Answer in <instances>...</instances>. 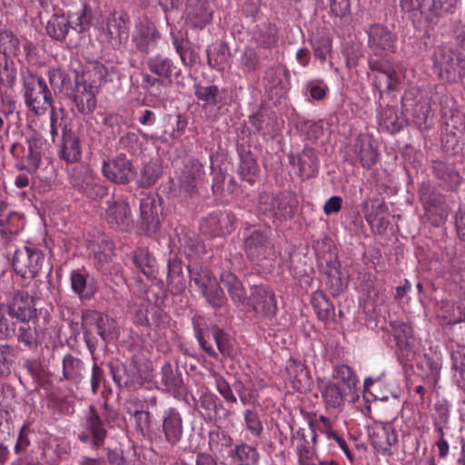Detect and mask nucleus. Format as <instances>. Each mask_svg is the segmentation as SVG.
<instances>
[{
	"label": "nucleus",
	"mask_w": 465,
	"mask_h": 465,
	"mask_svg": "<svg viewBox=\"0 0 465 465\" xmlns=\"http://www.w3.org/2000/svg\"><path fill=\"white\" fill-rule=\"evenodd\" d=\"M25 104L36 115L44 114L52 105V94L45 80L38 75H29L24 81Z\"/></svg>",
	"instance_id": "nucleus-2"
},
{
	"label": "nucleus",
	"mask_w": 465,
	"mask_h": 465,
	"mask_svg": "<svg viewBox=\"0 0 465 465\" xmlns=\"http://www.w3.org/2000/svg\"><path fill=\"white\" fill-rule=\"evenodd\" d=\"M71 288L80 299L90 300L96 292V287L93 280H88V274L74 270L70 274Z\"/></svg>",
	"instance_id": "nucleus-27"
},
{
	"label": "nucleus",
	"mask_w": 465,
	"mask_h": 465,
	"mask_svg": "<svg viewBox=\"0 0 465 465\" xmlns=\"http://www.w3.org/2000/svg\"><path fill=\"white\" fill-rule=\"evenodd\" d=\"M288 380L297 391H303L310 385V373L301 361L290 360L286 365Z\"/></svg>",
	"instance_id": "nucleus-30"
},
{
	"label": "nucleus",
	"mask_w": 465,
	"mask_h": 465,
	"mask_svg": "<svg viewBox=\"0 0 465 465\" xmlns=\"http://www.w3.org/2000/svg\"><path fill=\"white\" fill-rule=\"evenodd\" d=\"M63 378L70 382L78 384L84 377V364L79 358L66 354L62 362Z\"/></svg>",
	"instance_id": "nucleus-32"
},
{
	"label": "nucleus",
	"mask_w": 465,
	"mask_h": 465,
	"mask_svg": "<svg viewBox=\"0 0 465 465\" xmlns=\"http://www.w3.org/2000/svg\"><path fill=\"white\" fill-rule=\"evenodd\" d=\"M420 197L424 208L428 212H433V208H435V212L442 215L444 210L442 207V199L439 193L430 191L428 185L423 184L420 190Z\"/></svg>",
	"instance_id": "nucleus-46"
},
{
	"label": "nucleus",
	"mask_w": 465,
	"mask_h": 465,
	"mask_svg": "<svg viewBox=\"0 0 465 465\" xmlns=\"http://www.w3.org/2000/svg\"><path fill=\"white\" fill-rule=\"evenodd\" d=\"M425 364L428 367L430 373L428 374V378L436 384L440 380V370L442 367V360L440 357H426Z\"/></svg>",
	"instance_id": "nucleus-63"
},
{
	"label": "nucleus",
	"mask_w": 465,
	"mask_h": 465,
	"mask_svg": "<svg viewBox=\"0 0 465 465\" xmlns=\"http://www.w3.org/2000/svg\"><path fill=\"white\" fill-rule=\"evenodd\" d=\"M454 378L460 388H465V354L456 352L452 354Z\"/></svg>",
	"instance_id": "nucleus-59"
},
{
	"label": "nucleus",
	"mask_w": 465,
	"mask_h": 465,
	"mask_svg": "<svg viewBox=\"0 0 465 465\" xmlns=\"http://www.w3.org/2000/svg\"><path fill=\"white\" fill-rule=\"evenodd\" d=\"M401 109L406 124L412 123L419 129H427L431 108L423 92L416 86L408 88L401 99Z\"/></svg>",
	"instance_id": "nucleus-1"
},
{
	"label": "nucleus",
	"mask_w": 465,
	"mask_h": 465,
	"mask_svg": "<svg viewBox=\"0 0 465 465\" xmlns=\"http://www.w3.org/2000/svg\"><path fill=\"white\" fill-rule=\"evenodd\" d=\"M83 326L86 331L95 330L104 341L112 339L113 332L116 328L114 319L106 314L96 311H85L82 316Z\"/></svg>",
	"instance_id": "nucleus-17"
},
{
	"label": "nucleus",
	"mask_w": 465,
	"mask_h": 465,
	"mask_svg": "<svg viewBox=\"0 0 465 465\" xmlns=\"http://www.w3.org/2000/svg\"><path fill=\"white\" fill-rule=\"evenodd\" d=\"M44 260V254L35 247L25 245L15 252L12 263L22 278L32 279L41 271Z\"/></svg>",
	"instance_id": "nucleus-5"
},
{
	"label": "nucleus",
	"mask_w": 465,
	"mask_h": 465,
	"mask_svg": "<svg viewBox=\"0 0 465 465\" xmlns=\"http://www.w3.org/2000/svg\"><path fill=\"white\" fill-rule=\"evenodd\" d=\"M262 212L279 220H287L293 216L295 212L294 201L290 193H282L272 199L270 208L261 207Z\"/></svg>",
	"instance_id": "nucleus-25"
},
{
	"label": "nucleus",
	"mask_w": 465,
	"mask_h": 465,
	"mask_svg": "<svg viewBox=\"0 0 465 465\" xmlns=\"http://www.w3.org/2000/svg\"><path fill=\"white\" fill-rule=\"evenodd\" d=\"M208 63L212 67L223 70L228 64L229 50L223 45H213L208 51Z\"/></svg>",
	"instance_id": "nucleus-47"
},
{
	"label": "nucleus",
	"mask_w": 465,
	"mask_h": 465,
	"mask_svg": "<svg viewBox=\"0 0 465 465\" xmlns=\"http://www.w3.org/2000/svg\"><path fill=\"white\" fill-rule=\"evenodd\" d=\"M141 219L148 230H155L158 225L157 204L153 195H146L140 203Z\"/></svg>",
	"instance_id": "nucleus-39"
},
{
	"label": "nucleus",
	"mask_w": 465,
	"mask_h": 465,
	"mask_svg": "<svg viewBox=\"0 0 465 465\" xmlns=\"http://www.w3.org/2000/svg\"><path fill=\"white\" fill-rule=\"evenodd\" d=\"M210 334L219 351L225 357L232 356V346L229 336L217 327L210 328Z\"/></svg>",
	"instance_id": "nucleus-51"
},
{
	"label": "nucleus",
	"mask_w": 465,
	"mask_h": 465,
	"mask_svg": "<svg viewBox=\"0 0 465 465\" xmlns=\"http://www.w3.org/2000/svg\"><path fill=\"white\" fill-rule=\"evenodd\" d=\"M252 40L262 48L269 49L277 43V28L271 23L257 25L252 31Z\"/></svg>",
	"instance_id": "nucleus-33"
},
{
	"label": "nucleus",
	"mask_w": 465,
	"mask_h": 465,
	"mask_svg": "<svg viewBox=\"0 0 465 465\" xmlns=\"http://www.w3.org/2000/svg\"><path fill=\"white\" fill-rule=\"evenodd\" d=\"M159 430L164 440L171 445H176L181 440L183 434V420L176 408L169 407L162 411Z\"/></svg>",
	"instance_id": "nucleus-10"
},
{
	"label": "nucleus",
	"mask_w": 465,
	"mask_h": 465,
	"mask_svg": "<svg viewBox=\"0 0 465 465\" xmlns=\"http://www.w3.org/2000/svg\"><path fill=\"white\" fill-rule=\"evenodd\" d=\"M436 172L438 176L444 181L450 189H455L461 183L460 173L448 166L439 164V166L436 167Z\"/></svg>",
	"instance_id": "nucleus-57"
},
{
	"label": "nucleus",
	"mask_w": 465,
	"mask_h": 465,
	"mask_svg": "<svg viewBox=\"0 0 465 465\" xmlns=\"http://www.w3.org/2000/svg\"><path fill=\"white\" fill-rule=\"evenodd\" d=\"M59 156L68 163H74L80 161L82 145L79 137L74 132L64 130L59 145Z\"/></svg>",
	"instance_id": "nucleus-24"
},
{
	"label": "nucleus",
	"mask_w": 465,
	"mask_h": 465,
	"mask_svg": "<svg viewBox=\"0 0 465 465\" xmlns=\"http://www.w3.org/2000/svg\"><path fill=\"white\" fill-rule=\"evenodd\" d=\"M312 304L318 318L322 321L329 320L334 312L333 305L322 292H315L312 294Z\"/></svg>",
	"instance_id": "nucleus-44"
},
{
	"label": "nucleus",
	"mask_w": 465,
	"mask_h": 465,
	"mask_svg": "<svg viewBox=\"0 0 465 465\" xmlns=\"http://www.w3.org/2000/svg\"><path fill=\"white\" fill-rule=\"evenodd\" d=\"M148 67L152 73L164 79H170L174 70L173 62L162 55L151 57L148 60Z\"/></svg>",
	"instance_id": "nucleus-45"
},
{
	"label": "nucleus",
	"mask_w": 465,
	"mask_h": 465,
	"mask_svg": "<svg viewBox=\"0 0 465 465\" xmlns=\"http://www.w3.org/2000/svg\"><path fill=\"white\" fill-rule=\"evenodd\" d=\"M212 0H186L184 18L187 25L194 28H203L213 20Z\"/></svg>",
	"instance_id": "nucleus-12"
},
{
	"label": "nucleus",
	"mask_w": 465,
	"mask_h": 465,
	"mask_svg": "<svg viewBox=\"0 0 465 465\" xmlns=\"http://www.w3.org/2000/svg\"><path fill=\"white\" fill-rule=\"evenodd\" d=\"M228 456L237 462V465H256L260 458L256 448L246 443L235 445L228 451Z\"/></svg>",
	"instance_id": "nucleus-36"
},
{
	"label": "nucleus",
	"mask_w": 465,
	"mask_h": 465,
	"mask_svg": "<svg viewBox=\"0 0 465 465\" xmlns=\"http://www.w3.org/2000/svg\"><path fill=\"white\" fill-rule=\"evenodd\" d=\"M244 421L246 428L254 437H259L262 430L263 426L260 420L259 415L251 410H247L244 412Z\"/></svg>",
	"instance_id": "nucleus-60"
},
{
	"label": "nucleus",
	"mask_w": 465,
	"mask_h": 465,
	"mask_svg": "<svg viewBox=\"0 0 465 465\" xmlns=\"http://www.w3.org/2000/svg\"><path fill=\"white\" fill-rule=\"evenodd\" d=\"M102 171L108 180L122 184L129 183L134 174L132 163L124 155H118L112 161H104Z\"/></svg>",
	"instance_id": "nucleus-16"
},
{
	"label": "nucleus",
	"mask_w": 465,
	"mask_h": 465,
	"mask_svg": "<svg viewBox=\"0 0 465 465\" xmlns=\"http://www.w3.org/2000/svg\"><path fill=\"white\" fill-rule=\"evenodd\" d=\"M378 120L380 128L390 134L398 133L406 125L404 116L400 117L392 107L383 108L379 113Z\"/></svg>",
	"instance_id": "nucleus-35"
},
{
	"label": "nucleus",
	"mask_w": 465,
	"mask_h": 465,
	"mask_svg": "<svg viewBox=\"0 0 465 465\" xmlns=\"http://www.w3.org/2000/svg\"><path fill=\"white\" fill-rule=\"evenodd\" d=\"M368 436L373 449L381 455H392L398 441L397 433L390 423L375 421L368 427Z\"/></svg>",
	"instance_id": "nucleus-6"
},
{
	"label": "nucleus",
	"mask_w": 465,
	"mask_h": 465,
	"mask_svg": "<svg viewBox=\"0 0 465 465\" xmlns=\"http://www.w3.org/2000/svg\"><path fill=\"white\" fill-rule=\"evenodd\" d=\"M234 388L243 404L254 403L259 397V390L251 382L238 381Z\"/></svg>",
	"instance_id": "nucleus-53"
},
{
	"label": "nucleus",
	"mask_w": 465,
	"mask_h": 465,
	"mask_svg": "<svg viewBox=\"0 0 465 465\" xmlns=\"http://www.w3.org/2000/svg\"><path fill=\"white\" fill-rule=\"evenodd\" d=\"M135 429L143 436L150 434L151 414L149 411H140L139 414L132 416Z\"/></svg>",
	"instance_id": "nucleus-62"
},
{
	"label": "nucleus",
	"mask_w": 465,
	"mask_h": 465,
	"mask_svg": "<svg viewBox=\"0 0 465 465\" xmlns=\"http://www.w3.org/2000/svg\"><path fill=\"white\" fill-rule=\"evenodd\" d=\"M16 79V69L7 57L0 58V91L3 87H12Z\"/></svg>",
	"instance_id": "nucleus-50"
},
{
	"label": "nucleus",
	"mask_w": 465,
	"mask_h": 465,
	"mask_svg": "<svg viewBox=\"0 0 465 465\" xmlns=\"http://www.w3.org/2000/svg\"><path fill=\"white\" fill-rule=\"evenodd\" d=\"M200 405L208 414H216L218 410L222 408L219 398L211 391L203 392L200 397Z\"/></svg>",
	"instance_id": "nucleus-61"
},
{
	"label": "nucleus",
	"mask_w": 465,
	"mask_h": 465,
	"mask_svg": "<svg viewBox=\"0 0 465 465\" xmlns=\"http://www.w3.org/2000/svg\"><path fill=\"white\" fill-rule=\"evenodd\" d=\"M105 220L111 228L117 231H126L133 222L128 203L124 200L107 202Z\"/></svg>",
	"instance_id": "nucleus-18"
},
{
	"label": "nucleus",
	"mask_w": 465,
	"mask_h": 465,
	"mask_svg": "<svg viewBox=\"0 0 465 465\" xmlns=\"http://www.w3.org/2000/svg\"><path fill=\"white\" fill-rule=\"evenodd\" d=\"M21 52L19 39L11 31L0 32V53L3 57L18 56Z\"/></svg>",
	"instance_id": "nucleus-43"
},
{
	"label": "nucleus",
	"mask_w": 465,
	"mask_h": 465,
	"mask_svg": "<svg viewBox=\"0 0 465 465\" xmlns=\"http://www.w3.org/2000/svg\"><path fill=\"white\" fill-rule=\"evenodd\" d=\"M98 91L94 90H77L75 94V104L77 109L82 114H90L96 107L95 94Z\"/></svg>",
	"instance_id": "nucleus-48"
},
{
	"label": "nucleus",
	"mask_w": 465,
	"mask_h": 465,
	"mask_svg": "<svg viewBox=\"0 0 465 465\" xmlns=\"http://www.w3.org/2000/svg\"><path fill=\"white\" fill-rule=\"evenodd\" d=\"M29 153L27 155V168L30 171H35L39 167L42 155L49 148L48 142L39 135L34 134L28 140Z\"/></svg>",
	"instance_id": "nucleus-34"
},
{
	"label": "nucleus",
	"mask_w": 465,
	"mask_h": 465,
	"mask_svg": "<svg viewBox=\"0 0 465 465\" xmlns=\"http://www.w3.org/2000/svg\"><path fill=\"white\" fill-rule=\"evenodd\" d=\"M134 263L148 278L155 272V260L149 256L147 251L138 249L134 253Z\"/></svg>",
	"instance_id": "nucleus-49"
},
{
	"label": "nucleus",
	"mask_w": 465,
	"mask_h": 465,
	"mask_svg": "<svg viewBox=\"0 0 465 465\" xmlns=\"http://www.w3.org/2000/svg\"><path fill=\"white\" fill-rule=\"evenodd\" d=\"M107 71L103 64L98 62L88 63L82 74L76 77L77 90H94L99 88L105 81Z\"/></svg>",
	"instance_id": "nucleus-20"
},
{
	"label": "nucleus",
	"mask_w": 465,
	"mask_h": 465,
	"mask_svg": "<svg viewBox=\"0 0 465 465\" xmlns=\"http://www.w3.org/2000/svg\"><path fill=\"white\" fill-rule=\"evenodd\" d=\"M210 376L213 379L216 390L221 396L223 397L228 403H235L237 399L233 394L230 384L225 381V379L214 371H210Z\"/></svg>",
	"instance_id": "nucleus-54"
},
{
	"label": "nucleus",
	"mask_w": 465,
	"mask_h": 465,
	"mask_svg": "<svg viewBox=\"0 0 465 465\" xmlns=\"http://www.w3.org/2000/svg\"><path fill=\"white\" fill-rule=\"evenodd\" d=\"M6 305L16 322L29 323L37 318L35 300L26 292L15 293L7 300Z\"/></svg>",
	"instance_id": "nucleus-14"
},
{
	"label": "nucleus",
	"mask_w": 465,
	"mask_h": 465,
	"mask_svg": "<svg viewBox=\"0 0 465 465\" xmlns=\"http://www.w3.org/2000/svg\"><path fill=\"white\" fill-rule=\"evenodd\" d=\"M142 87L146 90L147 99L153 106L168 97L167 84L163 79L155 78L149 74H143Z\"/></svg>",
	"instance_id": "nucleus-26"
},
{
	"label": "nucleus",
	"mask_w": 465,
	"mask_h": 465,
	"mask_svg": "<svg viewBox=\"0 0 465 465\" xmlns=\"http://www.w3.org/2000/svg\"><path fill=\"white\" fill-rule=\"evenodd\" d=\"M336 384L341 386L348 397V402L353 403L359 400L360 388L359 380L347 365L338 366L335 370Z\"/></svg>",
	"instance_id": "nucleus-23"
},
{
	"label": "nucleus",
	"mask_w": 465,
	"mask_h": 465,
	"mask_svg": "<svg viewBox=\"0 0 465 465\" xmlns=\"http://www.w3.org/2000/svg\"><path fill=\"white\" fill-rule=\"evenodd\" d=\"M460 0H430L428 10L434 15L442 16L455 11Z\"/></svg>",
	"instance_id": "nucleus-52"
},
{
	"label": "nucleus",
	"mask_w": 465,
	"mask_h": 465,
	"mask_svg": "<svg viewBox=\"0 0 465 465\" xmlns=\"http://www.w3.org/2000/svg\"><path fill=\"white\" fill-rule=\"evenodd\" d=\"M433 70L438 76L449 83H457L461 79L465 65L461 59L450 48L437 47L433 53Z\"/></svg>",
	"instance_id": "nucleus-3"
},
{
	"label": "nucleus",
	"mask_w": 465,
	"mask_h": 465,
	"mask_svg": "<svg viewBox=\"0 0 465 465\" xmlns=\"http://www.w3.org/2000/svg\"><path fill=\"white\" fill-rule=\"evenodd\" d=\"M167 282L173 293L178 294L184 290L185 280L183 278L182 266L179 262H168Z\"/></svg>",
	"instance_id": "nucleus-42"
},
{
	"label": "nucleus",
	"mask_w": 465,
	"mask_h": 465,
	"mask_svg": "<svg viewBox=\"0 0 465 465\" xmlns=\"http://www.w3.org/2000/svg\"><path fill=\"white\" fill-rule=\"evenodd\" d=\"M221 282L227 289L232 300L234 304L238 307H245L248 305V299L242 283L237 279V277L229 272H224L221 274Z\"/></svg>",
	"instance_id": "nucleus-31"
},
{
	"label": "nucleus",
	"mask_w": 465,
	"mask_h": 465,
	"mask_svg": "<svg viewBox=\"0 0 465 465\" xmlns=\"http://www.w3.org/2000/svg\"><path fill=\"white\" fill-rule=\"evenodd\" d=\"M105 438V430L102 425L99 416L91 408L89 414L86 416L84 429L80 433L79 439L83 442L90 443L94 447L103 444Z\"/></svg>",
	"instance_id": "nucleus-22"
},
{
	"label": "nucleus",
	"mask_w": 465,
	"mask_h": 465,
	"mask_svg": "<svg viewBox=\"0 0 465 465\" xmlns=\"http://www.w3.org/2000/svg\"><path fill=\"white\" fill-rule=\"evenodd\" d=\"M162 383L166 391L175 398L182 397L185 392V388L180 375L173 371L170 364H164L162 367Z\"/></svg>",
	"instance_id": "nucleus-37"
},
{
	"label": "nucleus",
	"mask_w": 465,
	"mask_h": 465,
	"mask_svg": "<svg viewBox=\"0 0 465 465\" xmlns=\"http://www.w3.org/2000/svg\"><path fill=\"white\" fill-rule=\"evenodd\" d=\"M396 35L386 26L373 25L368 30V46L379 56L394 52Z\"/></svg>",
	"instance_id": "nucleus-13"
},
{
	"label": "nucleus",
	"mask_w": 465,
	"mask_h": 465,
	"mask_svg": "<svg viewBox=\"0 0 465 465\" xmlns=\"http://www.w3.org/2000/svg\"><path fill=\"white\" fill-rule=\"evenodd\" d=\"M9 308L5 305H0V333L5 336H11L15 331L16 322L14 315H10Z\"/></svg>",
	"instance_id": "nucleus-56"
},
{
	"label": "nucleus",
	"mask_w": 465,
	"mask_h": 465,
	"mask_svg": "<svg viewBox=\"0 0 465 465\" xmlns=\"http://www.w3.org/2000/svg\"><path fill=\"white\" fill-rule=\"evenodd\" d=\"M370 67L374 74V83L381 92L396 89L401 81V73L398 72L391 64L383 62L373 61Z\"/></svg>",
	"instance_id": "nucleus-19"
},
{
	"label": "nucleus",
	"mask_w": 465,
	"mask_h": 465,
	"mask_svg": "<svg viewBox=\"0 0 465 465\" xmlns=\"http://www.w3.org/2000/svg\"><path fill=\"white\" fill-rule=\"evenodd\" d=\"M160 34L153 22L147 18L139 19L133 33V42L141 52L150 53L155 49Z\"/></svg>",
	"instance_id": "nucleus-15"
},
{
	"label": "nucleus",
	"mask_w": 465,
	"mask_h": 465,
	"mask_svg": "<svg viewBox=\"0 0 465 465\" xmlns=\"http://www.w3.org/2000/svg\"><path fill=\"white\" fill-rule=\"evenodd\" d=\"M244 250L248 257L260 265H272L276 259V251L267 236L259 231H252L245 236Z\"/></svg>",
	"instance_id": "nucleus-4"
},
{
	"label": "nucleus",
	"mask_w": 465,
	"mask_h": 465,
	"mask_svg": "<svg viewBox=\"0 0 465 465\" xmlns=\"http://www.w3.org/2000/svg\"><path fill=\"white\" fill-rule=\"evenodd\" d=\"M69 18L64 14H54L47 22V35L58 41L65 39L70 26Z\"/></svg>",
	"instance_id": "nucleus-38"
},
{
	"label": "nucleus",
	"mask_w": 465,
	"mask_h": 465,
	"mask_svg": "<svg viewBox=\"0 0 465 465\" xmlns=\"http://www.w3.org/2000/svg\"><path fill=\"white\" fill-rule=\"evenodd\" d=\"M25 324L26 326L23 325L19 328L18 339L28 348L35 347L38 343V331L35 320H33V322Z\"/></svg>",
	"instance_id": "nucleus-55"
},
{
	"label": "nucleus",
	"mask_w": 465,
	"mask_h": 465,
	"mask_svg": "<svg viewBox=\"0 0 465 465\" xmlns=\"http://www.w3.org/2000/svg\"><path fill=\"white\" fill-rule=\"evenodd\" d=\"M331 50V41L329 37H322L313 44V53L317 59L325 61Z\"/></svg>",
	"instance_id": "nucleus-64"
},
{
	"label": "nucleus",
	"mask_w": 465,
	"mask_h": 465,
	"mask_svg": "<svg viewBox=\"0 0 465 465\" xmlns=\"http://www.w3.org/2000/svg\"><path fill=\"white\" fill-rule=\"evenodd\" d=\"M247 303L262 318H272L277 312L275 295L272 289L265 285L252 288Z\"/></svg>",
	"instance_id": "nucleus-9"
},
{
	"label": "nucleus",
	"mask_w": 465,
	"mask_h": 465,
	"mask_svg": "<svg viewBox=\"0 0 465 465\" xmlns=\"http://www.w3.org/2000/svg\"><path fill=\"white\" fill-rule=\"evenodd\" d=\"M311 427V440L307 439L305 430L299 429L294 436L296 444L297 454L300 460H309L315 455V443H316V431L314 426L310 422Z\"/></svg>",
	"instance_id": "nucleus-29"
},
{
	"label": "nucleus",
	"mask_w": 465,
	"mask_h": 465,
	"mask_svg": "<svg viewBox=\"0 0 465 465\" xmlns=\"http://www.w3.org/2000/svg\"><path fill=\"white\" fill-rule=\"evenodd\" d=\"M322 395L328 408L336 409L344 401H348L345 391L333 382H327L322 386Z\"/></svg>",
	"instance_id": "nucleus-40"
},
{
	"label": "nucleus",
	"mask_w": 465,
	"mask_h": 465,
	"mask_svg": "<svg viewBox=\"0 0 465 465\" xmlns=\"http://www.w3.org/2000/svg\"><path fill=\"white\" fill-rule=\"evenodd\" d=\"M392 334L402 355L413 361L420 351V341L413 336L411 325L400 322H391Z\"/></svg>",
	"instance_id": "nucleus-11"
},
{
	"label": "nucleus",
	"mask_w": 465,
	"mask_h": 465,
	"mask_svg": "<svg viewBox=\"0 0 465 465\" xmlns=\"http://www.w3.org/2000/svg\"><path fill=\"white\" fill-rule=\"evenodd\" d=\"M190 273L191 281L201 290L207 301L215 307L221 306L224 299L223 292L212 272L207 269H200L190 270Z\"/></svg>",
	"instance_id": "nucleus-8"
},
{
	"label": "nucleus",
	"mask_w": 465,
	"mask_h": 465,
	"mask_svg": "<svg viewBox=\"0 0 465 465\" xmlns=\"http://www.w3.org/2000/svg\"><path fill=\"white\" fill-rule=\"evenodd\" d=\"M353 149L362 167L370 169L376 163L378 153L369 136L360 135L353 144Z\"/></svg>",
	"instance_id": "nucleus-28"
},
{
	"label": "nucleus",
	"mask_w": 465,
	"mask_h": 465,
	"mask_svg": "<svg viewBox=\"0 0 465 465\" xmlns=\"http://www.w3.org/2000/svg\"><path fill=\"white\" fill-rule=\"evenodd\" d=\"M101 36L114 48H118L129 37L128 18L123 13L114 12L102 27Z\"/></svg>",
	"instance_id": "nucleus-7"
},
{
	"label": "nucleus",
	"mask_w": 465,
	"mask_h": 465,
	"mask_svg": "<svg viewBox=\"0 0 465 465\" xmlns=\"http://www.w3.org/2000/svg\"><path fill=\"white\" fill-rule=\"evenodd\" d=\"M20 215L11 211L5 203H0V232L3 234L17 233L20 229Z\"/></svg>",
	"instance_id": "nucleus-41"
},
{
	"label": "nucleus",
	"mask_w": 465,
	"mask_h": 465,
	"mask_svg": "<svg viewBox=\"0 0 465 465\" xmlns=\"http://www.w3.org/2000/svg\"><path fill=\"white\" fill-rule=\"evenodd\" d=\"M239 61L242 70L251 72L256 69L259 63V57L254 48L246 46L243 49Z\"/></svg>",
	"instance_id": "nucleus-58"
},
{
	"label": "nucleus",
	"mask_w": 465,
	"mask_h": 465,
	"mask_svg": "<svg viewBox=\"0 0 465 465\" xmlns=\"http://www.w3.org/2000/svg\"><path fill=\"white\" fill-rule=\"evenodd\" d=\"M233 229V219L229 213H214L210 214L201 223V230L210 236H223Z\"/></svg>",
	"instance_id": "nucleus-21"
}]
</instances>
